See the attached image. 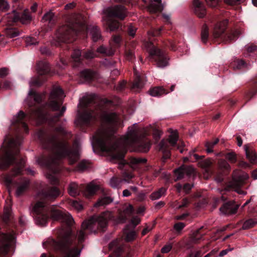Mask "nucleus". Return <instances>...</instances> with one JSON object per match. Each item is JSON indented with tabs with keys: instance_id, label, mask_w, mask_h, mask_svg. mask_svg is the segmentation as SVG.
Wrapping results in <instances>:
<instances>
[{
	"instance_id": "nucleus-43",
	"label": "nucleus",
	"mask_w": 257,
	"mask_h": 257,
	"mask_svg": "<svg viewBox=\"0 0 257 257\" xmlns=\"http://www.w3.org/2000/svg\"><path fill=\"white\" fill-rule=\"evenodd\" d=\"M245 0H224V3L230 6L240 5L244 2Z\"/></svg>"
},
{
	"instance_id": "nucleus-34",
	"label": "nucleus",
	"mask_w": 257,
	"mask_h": 257,
	"mask_svg": "<svg viewBox=\"0 0 257 257\" xmlns=\"http://www.w3.org/2000/svg\"><path fill=\"white\" fill-rule=\"evenodd\" d=\"M124 56L126 60L133 62L136 58L134 49L126 48L124 51Z\"/></svg>"
},
{
	"instance_id": "nucleus-51",
	"label": "nucleus",
	"mask_w": 257,
	"mask_h": 257,
	"mask_svg": "<svg viewBox=\"0 0 257 257\" xmlns=\"http://www.w3.org/2000/svg\"><path fill=\"white\" fill-rule=\"evenodd\" d=\"M185 226V224L183 222H177L174 224V228L178 232L181 231Z\"/></svg>"
},
{
	"instance_id": "nucleus-44",
	"label": "nucleus",
	"mask_w": 257,
	"mask_h": 257,
	"mask_svg": "<svg viewBox=\"0 0 257 257\" xmlns=\"http://www.w3.org/2000/svg\"><path fill=\"white\" fill-rule=\"evenodd\" d=\"M163 27H161L157 29H153L149 32V34L153 37L158 36L161 35Z\"/></svg>"
},
{
	"instance_id": "nucleus-61",
	"label": "nucleus",
	"mask_w": 257,
	"mask_h": 257,
	"mask_svg": "<svg viewBox=\"0 0 257 257\" xmlns=\"http://www.w3.org/2000/svg\"><path fill=\"white\" fill-rule=\"evenodd\" d=\"M162 135L161 132L159 131V130H156L153 134L154 138L155 139L156 142H158Z\"/></svg>"
},
{
	"instance_id": "nucleus-45",
	"label": "nucleus",
	"mask_w": 257,
	"mask_h": 257,
	"mask_svg": "<svg viewBox=\"0 0 257 257\" xmlns=\"http://www.w3.org/2000/svg\"><path fill=\"white\" fill-rule=\"evenodd\" d=\"M69 204L75 209L80 211L83 209V206L81 203L75 200H70Z\"/></svg>"
},
{
	"instance_id": "nucleus-56",
	"label": "nucleus",
	"mask_w": 257,
	"mask_h": 257,
	"mask_svg": "<svg viewBox=\"0 0 257 257\" xmlns=\"http://www.w3.org/2000/svg\"><path fill=\"white\" fill-rule=\"evenodd\" d=\"M133 178V176L131 174L128 173H124L123 175L122 181L128 182L131 179Z\"/></svg>"
},
{
	"instance_id": "nucleus-58",
	"label": "nucleus",
	"mask_w": 257,
	"mask_h": 257,
	"mask_svg": "<svg viewBox=\"0 0 257 257\" xmlns=\"http://www.w3.org/2000/svg\"><path fill=\"white\" fill-rule=\"evenodd\" d=\"M11 83L10 81L6 80L3 83L0 82V87H3L5 89H9L11 88Z\"/></svg>"
},
{
	"instance_id": "nucleus-28",
	"label": "nucleus",
	"mask_w": 257,
	"mask_h": 257,
	"mask_svg": "<svg viewBox=\"0 0 257 257\" xmlns=\"http://www.w3.org/2000/svg\"><path fill=\"white\" fill-rule=\"evenodd\" d=\"M91 167V163L85 160H83L78 163L76 167V170L78 171H84Z\"/></svg>"
},
{
	"instance_id": "nucleus-14",
	"label": "nucleus",
	"mask_w": 257,
	"mask_h": 257,
	"mask_svg": "<svg viewBox=\"0 0 257 257\" xmlns=\"http://www.w3.org/2000/svg\"><path fill=\"white\" fill-rule=\"evenodd\" d=\"M239 204H237L234 201H229L224 203L220 208V211L224 214L230 215L236 213Z\"/></svg>"
},
{
	"instance_id": "nucleus-50",
	"label": "nucleus",
	"mask_w": 257,
	"mask_h": 257,
	"mask_svg": "<svg viewBox=\"0 0 257 257\" xmlns=\"http://www.w3.org/2000/svg\"><path fill=\"white\" fill-rule=\"evenodd\" d=\"M112 40L114 43L115 47H118L121 41V38L119 35H113L112 37Z\"/></svg>"
},
{
	"instance_id": "nucleus-30",
	"label": "nucleus",
	"mask_w": 257,
	"mask_h": 257,
	"mask_svg": "<svg viewBox=\"0 0 257 257\" xmlns=\"http://www.w3.org/2000/svg\"><path fill=\"white\" fill-rule=\"evenodd\" d=\"M91 38L94 42H97L101 39L100 29L97 26H93L90 30Z\"/></svg>"
},
{
	"instance_id": "nucleus-24",
	"label": "nucleus",
	"mask_w": 257,
	"mask_h": 257,
	"mask_svg": "<svg viewBox=\"0 0 257 257\" xmlns=\"http://www.w3.org/2000/svg\"><path fill=\"white\" fill-rule=\"evenodd\" d=\"M150 94L153 96L159 97L163 94H167L169 92L161 86H158L150 89Z\"/></svg>"
},
{
	"instance_id": "nucleus-49",
	"label": "nucleus",
	"mask_w": 257,
	"mask_h": 257,
	"mask_svg": "<svg viewBox=\"0 0 257 257\" xmlns=\"http://www.w3.org/2000/svg\"><path fill=\"white\" fill-rule=\"evenodd\" d=\"M26 42L27 46L36 45L38 44V41L33 37H28L26 39Z\"/></svg>"
},
{
	"instance_id": "nucleus-9",
	"label": "nucleus",
	"mask_w": 257,
	"mask_h": 257,
	"mask_svg": "<svg viewBox=\"0 0 257 257\" xmlns=\"http://www.w3.org/2000/svg\"><path fill=\"white\" fill-rule=\"evenodd\" d=\"M178 135L177 133H173L169 136L168 140H162L159 145V150L163 154V159L164 162L169 159L171 156L170 146L173 148L180 149L177 144Z\"/></svg>"
},
{
	"instance_id": "nucleus-10",
	"label": "nucleus",
	"mask_w": 257,
	"mask_h": 257,
	"mask_svg": "<svg viewBox=\"0 0 257 257\" xmlns=\"http://www.w3.org/2000/svg\"><path fill=\"white\" fill-rule=\"evenodd\" d=\"M149 50L150 55L158 67L164 68L169 65V58L167 54L160 48L151 44Z\"/></svg>"
},
{
	"instance_id": "nucleus-39",
	"label": "nucleus",
	"mask_w": 257,
	"mask_h": 257,
	"mask_svg": "<svg viewBox=\"0 0 257 257\" xmlns=\"http://www.w3.org/2000/svg\"><path fill=\"white\" fill-rule=\"evenodd\" d=\"M54 17V15L52 12H47L43 16L42 20L44 22H47L49 24H53L55 22Z\"/></svg>"
},
{
	"instance_id": "nucleus-11",
	"label": "nucleus",
	"mask_w": 257,
	"mask_h": 257,
	"mask_svg": "<svg viewBox=\"0 0 257 257\" xmlns=\"http://www.w3.org/2000/svg\"><path fill=\"white\" fill-rule=\"evenodd\" d=\"M240 34V32L237 29H231L228 31H226V28L216 27L214 32L213 36L215 38H220L221 40H224L227 42L231 43L235 41Z\"/></svg>"
},
{
	"instance_id": "nucleus-48",
	"label": "nucleus",
	"mask_w": 257,
	"mask_h": 257,
	"mask_svg": "<svg viewBox=\"0 0 257 257\" xmlns=\"http://www.w3.org/2000/svg\"><path fill=\"white\" fill-rule=\"evenodd\" d=\"M126 87V82L122 81L119 82L116 86V90L118 92H122Z\"/></svg>"
},
{
	"instance_id": "nucleus-13",
	"label": "nucleus",
	"mask_w": 257,
	"mask_h": 257,
	"mask_svg": "<svg viewBox=\"0 0 257 257\" xmlns=\"http://www.w3.org/2000/svg\"><path fill=\"white\" fill-rule=\"evenodd\" d=\"M134 73L135 76L134 80L128 84V86H129L132 91L138 93L144 87L146 81V77L143 74H137L135 71Z\"/></svg>"
},
{
	"instance_id": "nucleus-54",
	"label": "nucleus",
	"mask_w": 257,
	"mask_h": 257,
	"mask_svg": "<svg viewBox=\"0 0 257 257\" xmlns=\"http://www.w3.org/2000/svg\"><path fill=\"white\" fill-rule=\"evenodd\" d=\"M246 49L248 53H254L257 51V46L254 45L246 46Z\"/></svg>"
},
{
	"instance_id": "nucleus-18",
	"label": "nucleus",
	"mask_w": 257,
	"mask_h": 257,
	"mask_svg": "<svg viewBox=\"0 0 257 257\" xmlns=\"http://www.w3.org/2000/svg\"><path fill=\"white\" fill-rule=\"evenodd\" d=\"M195 173V170L191 167H186L185 168H180L176 169L175 171V175L177 177V180H180L182 179L185 174L187 175H193Z\"/></svg>"
},
{
	"instance_id": "nucleus-41",
	"label": "nucleus",
	"mask_w": 257,
	"mask_h": 257,
	"mask_svg": "<svg viewBox=\"0 0 257 257\" xmlns=\"http://www.w3.org/2000/svg\"><path fill=\"white\" fill-rule=\"evenodd\" d=\"M219 142V139H216L213 142H207L206 144V151L207 153H210L213 152L212 148L213 147L216 145Z\"/></svg>"
},
{
	"instance_id": "nucleus-59",
	"label": "nucleus",
	"mask_w": 257,
	"mask_h": 257,
	"mask_svg": "<svg viewBox=\"0 0 257 257\" xmlns=\"http://www.w3.org/2000/svg\"><path fill=\"white\" fill-rule=\"evenodd\" d=\"M172 246L171 244L166 245L163 246L161 249V252L162 253H168L172 249Z\"/></svg>"
},
{
	"instance_id": "nucleus-25",
	"label": "nucleus",
	"mask_w": 257,
	"mask_h": 257,
	"mask_svg": "<svg viewBox=\"0 0 257 257\" xmlns=\"http://www.w3.org/2000/svg\"><path fill=\"white\" fill-rule=\"evenodd\" d=\"M244 148L245 150L246 158L251 163H255L257 159V155L255 153L252 151L250 150L247 145H245L244 146Z\"/></svg>"
},
{
	"instance_id": "nucleus-5",
	"label": "nucleus",
	"mask_w": 257,
	"mask_h": 257,
	"mask_svg": "<svg viewBox=\"0 0 257 257\" xmlns=\"http://www.w3.org/2000/svg\"><path fill=\"white\" fill-rule=\"evenodd\" d=\"M123 143L125 147L132 148L135 151L144 153L148 152L151 145L150 141L138 128L137 123L128 127Z\"/></svg>"
},
{
	"instance_id": "nucleus-40",
	"label": "nucleus",
	"mask_w": 257,
	"mask_h": 257,
	"mask_svg": "<svg viewBox=\"0 0 257 257\" xmlns=\"http://www.w3.org/2000/svg\"><path fill=\"white\" fill-rule=\"evenodd\" d=\"M191 201L192 200L191 198H185L182 200L181 203L179 205L177 208L179 209H184L189 206V204L191 203Z\"/></svg>"
},
{
	"instance_id": "nucleus-42",
	"label": "nucleus",
	"mask_w": 257,
	"mask_h": 257,
	"mask_svg": "<svg viewBox=\"0 0 257 257\" xmlns=\"http://www.w3.org/2000/svg\"><path fill=\"white\" fill-rule=\"evenodd\" d=\"M225 158L231 163H235L237 161L236 154L234 152H229L226 154Z\"/></svg>"
},
{
	"instance_id": "nucleus-23",
	"label": "nucleus",
	"mask_w": 257,
	"mask_h": 257,
	"mask_svg": "<svg viewBox=\"0 0 257 257\" xmlns=\"http://www.w3.org/2000/svg\"><path fill=\"white\" fill-rule=\"evenodd\" d=\"M154 2L149 6V10L152 13H156L161 12L163 11L161 0H153Z\"/></svg>"
},
{
	"instance_id": "nucleus-35",
	"label": "nucleus",
	"mask_w": 257,
	"mask_h": 257,
	"mask_svg": "<svg viewBox=\"0 0 257 257\" xmlns=\"http://www.w3.org/2000/svg\"><path fill=\"white\" fill-rule=\"evenodd\" d=\"M257 224V220L255 219H249L246 220L243 224L242 229L245 230L253 227Z\"/></svg>"
},
{
	"instance_id": "nucleus-17",
	"label": "nucleus",
	"mask_w": 257,
	"mask_h": 257,
	"mask_svg": "<svg viewBox=\"0 0 257 257\" xmlns=\"http://www.w3.org/2000/svg\"><path fill=\"white\" fill-rule=\"evenodd\" d=\"M80 77L85 82H91L97 77L96 72L90 69H84L80 72Z\"/></svg>"
},
{
	"instance_id": "nucleus-33",
	"label": "nucleus",
	"mask_w": 257,
	"mask_h": 257,
	"mask_svg": "<svg viewBox=\"0 0 257 257\" xmlns=\"http://www.w3.org/2000/svg\"><path fill=\"white\" fill-rule=\"evenodd\" d=\"M193 187V185L189 183H186L182 186L181 184H178L177 186V190L178 192L180 193L182 190L186 194L189 193L190 190Z\"/></svg>"
},
{
	"instance_id": "nucleus-4",
	"label": "nucleus",
	"mask_w": 257,
	"mask_h": 257,
	"mask_svg": "<svg viewBox=\"0 0 257 257\" xmlns=\"http://www.w3.org/2000/svg\"><path fill=\"white\" fill-rule=\"evenodd\" d=\"M86 27L82 22H75L70 23L68 25L63 26L57 31L56 39L52 42V45L56 46L65 47L69 49L67 44L73 43L77 38L78 35L84 32Z\"/></svg>"
},
{
	"instance_id": "nucleus-31",
	"label": "nucleus",
	"mask_w": 257,
	"mask_h": 257,
	"mask_svg": "<svg viewBox=\"0 0 257 257\" xmlns=\"http://www.w3.org/2000/svg\"><path fill=\"white\" fill-rule=\"evenodd\" d=\"M246 66V63L242 60L238 59H235L233 62L230 64V67L234 70L241 69L245 68Z\"/></svg>"
},
{
	"instance_id": "nucleus-47",
	"label": "nucleus",
	"mask_w": 257,
	"mask_h": 257,
	"mask_svg": "<svg viewBox=\"0 0 257 257\" xmlns=\"http://www.w3.org/2000/svg\"><path fill=\"white\" fill-rule=\"evenodd\" d=\"M127 31L128 35L134 38L136 35L137 28L132 25H130L128 26Z\"/></svg>"
},
{
	"instance_id": "nucleus-55",
	"label": "nucleus",
	"mask_w": 257,
	"mask_h": 257,
	"mask_svg": "<svg viewBox=\"0 0 257 257\" xmlns=\"http://www.w3.org/2000/svg\"><path fill=\"white\" fill-rule=\"evenodd\" d=\"M41 53L43 55L49 56L51 55V52L49 48L46 47H41L40 49Z\"/></svg>"
},
{
	"instance_id": "nucleus-27",
	"label": "nucleus",
	"mask_w": 257,
	"mask_h": 257,
	"mask_svg": "<svg viewBox=\"0 0 257 257\" xmlns=\"http://www.w3.org/2000/svg\"><path fill=\"white\" fill-rule=\"evenodd\" d=\"M112 201L111 197L108 196H104L99 198L97 202L95 203L94 206L95 207H99L101 206H105Z\"/></svg>"
},
{
	"instance_id": "nucleus-3",
	"label": "nucleus",
	"mask_w": 257,
	"mask_h": 257,
	"mask_svg": "<svg viewBox=\"0 0 257 257\" xmlns=\"http://www.w3.org/2000/svg\"><path fill=\"white\" fill-rule=\"evenodd\" d=\"M37 136L44 152L36 158V162L49 171L47 177L51 184H58L59 181L56 174L60 171L61 160L66 159L69 164H75L80 157L78 146H71L67 141L60 139L55 133H48L40 130Z\"/></svg>"
},
{
	"instance_id": "nucleus-52",
	"label": "nucleus",
	"mask_w": 257,
	"mask_h": 257,
	"mask_svg": "<svg viewBox=\"0 0 257 257\" xmlns=\"http://www.w3.org/2000/svg\"><path fill=\"white\" fill-rule=\"evenodd\" d=\"M202 167L204 169H209L212 166V162L210 160H205L202 161Z\"/></svg>"
},
{
	"instance_id": "nucleus-46",
	"label": "nucleus",
	"mask_w": 257,
	"mask_h": 257,
	"mask_svg": "<svg viewBox=\"0 0 257 257\" xmlns=\"http://www.w3.org/2000/svg\"><path fill=\"white\" fill-rule=\"evenodd\" d=\"M9 8V5L6 0H0V11L6 12Z\"/></svg>"
},
{
	"instance_id": "nucleus-64",
	"label": "nucleus",
	"mask_w": 257,
	"mask_h": 257,
	"mask_svg": "<svg viewBox=\"0 0 257 257\" xmlns=\"http://www.w3.org/2000/svg\"><path fill=\"white\" fill-rule=\"evenodd\" d=\"M25 171L28 175L34 176L36 174V172L30 168H28L25 169Z\"/></svg>"
},
{
	"instance_id": "nucleus-62",
	"label": "nucleus",
	"mask_w": 257,
	"mask_h": 257,
	"mask_svg": "<svg viewBox=\"0 0 257 257\" xmlns=\"http://www.w3.org/2000/svg\"><path fill=\"white\" fill-rule=\"evenodd\" d=\"M189 253H192V257H201L203 255L202 251L200 250H197L195 252H191Z\"/></svg>"
},
{
	"instance_id": "nucleus-32",
	"label": "nucleus",
	"mask_w": 257,
	"mask_h": 257,
	"mask_svg": "<svg viewBox=\"0 0 257 257\" xmlns=\"http://www.w3.org/2000/svg\"><path fill=\"white\" fill-rule=\"evenodd\" d=\"M209 29L206 24H204L201 29V38L204 44H206L208 40Z\"/></svg>"
},
{
	"instance_id": "nucleus-36",
	"label": "nucleus",
	"mask_w": 257,
	"mask_h": 257,
	"mask_svg": "<svg viewBox=\"0 0 257 257\" xmlns=\"http://www.w3.org/2000/svg\"><path fill=\"white\" fill-rule=\"evenodd\" d=\"M122 182L123 181L121 178L113 177L110 179V184L112 187L114 188H117L120 187L121 184Z\"/></svg>"
},
{
	"instance_id": "nucleus-16",
	"label": "nucleus",
	"mask_w": 257,
	"mask_h": 257,
	"mask_svg": "<svg viewBox=\"0 0 257 257\" xmlns=\"http://www.w3.org/2000/svg\"><path fill=\"white\" fill-rule=\"evenodd\" d=\"M194 13L199 18H203L206 15V9L204 4L199 0H194Z\"/></svg>"
},
{
	"instance_id": "nucleus-37",
	"label": "nucleus",
	"mask_w": 257,
	"mask_h": 257,
	"mask_svg": "<svg viewBox=\"0 0 257 257\" xmlns=\"http://www.w3.org/2000/svg\"><path fill=\"white\" fill-rule=\"evenodd\" d=\"M166 192V189L164 188H161L158 191L154 192L150 195V198L152 200H156L159 199Z\"/></svg>"
},
{
	"instance_id": "nucleus-6",
	"label": "nucleus",
	"mask_w": 257,
	"mask_h": 257,
	"mask_svg": "<svg viewBox=\"0 0 257 257\" xmlns=\"http://www.w3.org/2000/svg\"><path fill=\"white\" fill-rule=\"evenodd\" d=\"M103 20L110 32L121 29V24L115 19L123 20L127 16L126 9L121 5L107 8L103 11Z\"/></svg>"
},
{
	"instance_id": "nucleus-38",
	"label": "nucleus",
	"mask_w": 257,
	"mask_h": 257,
	"mask_svg": "<svg viewBox=\"0 0 257 257\" xmlns=\"http://www.w3.org/2000/svg\"><path fill=\"white\" fill-rule=\"evenodd\" d=\"M207 5L213 9H218L222 4V0H205Z\"/></svg>"
},
{
	"instance_id": "nucleus-29",
	"label": "nucleus",
	"mask_w": 257,
	"mask_h": 257,
	"mask_svg": "<svg viewBox=\"0 0 257 257\" xmlns=\"http://www.w3.org/2000/svg\"><path fill=\"white\" fill-rule=\"evenodd\" d=\"M21 32L16 28L10 27L5 29L6 35L10 38L16 37L20 35Z\"/></svg>"
},
{
	"instance_id": "nucleus-12",
	"label": "nucleus",
	"mask_w": 257,
	"mask_h": 257,
	"mask_svg": "<svg viewBox=\"0 0 257 257\" xmlns=\"http://www.w3.org/2000/svg\"><path fill=\"white\" fill-rule=\"evenodd\" d=\"M37 70L39 76L32 81L31 84L39 87L47 80V76L50 75L49 64L45 61H40L37 63Z\"/></svg>"
},
{
	"instance_id": "nucleus-7",
	"label": "nucleus",
	"mask_w": 257,
	"mask_h": 257,
	"mask_svg": "<svg viewBox=\"0 0 257 257\" xmlns=\"http://www.w3.org/2000/svg\"><path fill=\"white\" fill-rule=\"evenodd\" d=\"M115 51V48L111 47H105L103 45L97 48L96 52L92 50H87L83 53L78 49H74L71 54V59L73 61V67H77L82 64L83 58L86 59H91L95 57H98L99 55L103 56H111Z\"/></svg>"
},
{
	"instance_id": "nucleus-26",
	"label": "nucleus",
	"mask_w": 257,
	"mask_h": 257,
	"mask_svg": "<svg viewBox=\"0 0 257 257\" xmlns=\"http://www.w3.org/2000/svg\"><path fill=\"white\" fill-rule=\"evenodd\" d=\"M68 191L71 196L75 197L79 194L81 189L77 184L73 182L69 184Z\"/></svg>"
},
{
	"instance_id": "nucleus-2",
	"label": "nucleus",
	"mask_w": 257,
	"mask_h": 257,
	"mask_svg": "<svg viewBox=\"0 0 257 257\" xmlns=\"http://www.w3.org/2000/svg\"><path fill=\"white\" fill-rule=\"evenodd\" d=\"M84 108L78 119L77 125L85 132L88 127H98L92 136L94 150L105 153L113 159L119 161L118 167L123 169L126 165L135 168L147 162L145 158L131 157L129 161L124 159L125 152L115 142L114 134L118 127L123 126V121L116 112H108L106 107L113 102L105 98L98 102L95 95L84 98L81 102Z\"/></svg>"
},
{
	"instance_id": "nucleus-20",
	"label": "nucleus",
	"mask_w": 257,
	"mask_h": 257,
	"mask_svg": "<svg viewBox=\"0 0 257 257\" xmlns=\"http://www.w3.org/2000/svg\"><path fill=\"white\" fill-rule=\"evenodd\" d=\"M109 248L110 250L114 249V251L109 255V257H122V249L118 246V242L116 240H113L109 244Z\"/></svg>"
},
{
	"instance_id": "nucleus-22",
	"label": "nucleus",
	"mask_w": 257,
	"mask_h": 257,
	"mask_svg": "<svg viewBox=\"0 0 257 257\" xmlns=\"http://www.w3.org/2000/svg\"><path fill=\"white\" fill-rule=\"evenodd\" d=\"M98 189L99 187L97 185L89 184L86 187L84 194L86 197L90 198L96 194Z\"/></svg>"
},
{
	"instance_id": "nucleus-1",
	"label": "nucleus",
	"mask_w": 257,
	"mask_h": 257,
	"mask_svg": "<svg viewBox=\"0 0 257 257\" xmlns=\"http://www.w3.org/2000/svg\"><path fill=\"white\" fill-rule=\"evenodd\" d=\"M62 89H52L48 99L42 104L46 98V93H39L31 89L26 100L28 110L27 113L20 110L14 116L11 122L12 137H7V146L3 149L4 154L0 155V170H7L12 167L8 174L3 176V181L10 191L17 187L16 194L22 195L29 188L30 181L21 177L18 181L13 178L22 174L25 165L24 158L20 152V147L23 140V134L29 133L27 121L34 120L37 123L49 120V124L56 133H64L61 126H56L60 118L63 115L66 107L61 106L65 97Z\"/></svg>"
},
{
	"instance_id": "nucleus-63",
	"label": "nucleus",
	"mask_w": 257,
	"mask_h": 257,
	"mask_svg": "<svg viewBox=\"0 0 257 257\" xmlns=\"http://www.w3.org/2000/svg\"><path fill=\"white\" fill-rule=\"evenodd\" d=\"M141 220L140 218L138 217H133L131 220L132 223L133 224L134 227H136L140 222Z\"/></svg>"
},
{
	"instance_id": "nucleus-19",
	"label": "nucleus",
	"mask_w": 257,
	"mask_h": 257,
	"mask_svg": "<svg viewBox=\"0 0 257 257\" xmlns=\"http://www.w3.org/2000/svg\"><path fill=\"white\" fill-rule=\"evenodd\" d=\"M248 87L249 88L246 95L251 99L257 93V76L248 82Z\"/></svg>"
},
{
	"instance_id": "nucleus-57",
	"label": "nucleus",
	"mask_w": 257,
	"mask_h": 257,
	"mask_svg": "<svg viewBox=\"0 0 257 257\" xmlns=\"http://www.w3.org/2000/svg\"><path fill=\"white\" fill-rule=\"evenodd\" d=\"M104 64L108 67H114L115 62L112 59H105Z\"/></svg>"
},
{
	"instance_id": "nucleus-53",
	"label": "nucleus",
	"mask_w": 257,
	"mask_h": 257,
	"mask_svg": "<svg viewBox=\"0 0 257 257\" xmlns=\"http://www.w3.org/2000/svg\"><path fill=\"white\" fill-rule=\"evenodd\" d=\"M136 236V233L134 230L128 232L126 234V239L128 241L133 240Z\"/></svg>"
},
{
	"instance_id": "nucleus-15",
	"label": "nucleus",
	"mask_w": 257,
	"mask_h": 257,
	"mask_svg": "<svg viewBox=\"0 0 257 257\" xmlns=\"http://www.w3.org/2000/svg\"><path fill=\"white\" fill-rule=\"evenodd\" d=\"M32 19V16L28 10H25L22 13H16L14 17L15 22H20L23 25L29 24Z\"/></svg>"
},
{
	"instance_id": "nucleus-60",
	"label": "nucleus",
	"mask_w": 257,
	"mask_h": 257,
	"mask_svg": "<svg viewBox=\"0 0 257 257\" xmlns=\"http://www.w3.org/2000/svg\"><path fill=\"white\" fill-rule=\"evenodd\" d=\"M8 74V69L4 67L0 69V77L3 78Z\"/></svg>"
},
{
	"instance_id": "nucleus-8",
	"label": "nucleus",
	"mask_w": 257,
	"mask_h": 257,
	"mask_svg": "<svg viewBox=\"0 0 257 257\" xmlns=\"http://www.w3.org/2000/svg\"><path fill=\"white\" fill-rule=\"evenodd\" d=\"M15 234L3 233L0 236V257H11L10 253L14 249Z\"/></svg>"
},
{
	"instance_id": "nucleus-21",
	"label": "nucleus",
	"mask_w": 257,
	"mask_h": 257,
	"mask_svg": "<svg viewBox=\"0 0 257 257\" xmlns=\"http://www.w3.org/2000/svg\"><path fill=\"white\" fill-rule=\"evenodd\" d=\"M203 227H201L198 229L194 231L191 234L190 238V241L192 243H197L202 239L205 232H202L201 231Z\"/></svg>"
}]
</instances>
